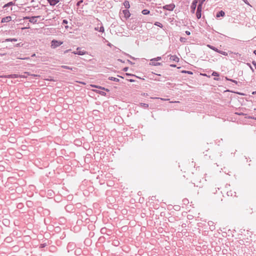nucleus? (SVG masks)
Here are the masks:
<instances>
[{
  "label": "nucleus",
  "mask_w": 256,
  "mask_h": 256,
  "mask_svg": "<svg viewBox=\"0 0 256 256\" xmlns=\"http://www.w3.org/2000/svg\"><path fill=\"white\" fill-rule=\"evenodd\" d=\"M62 42L61 41L56 40H54L51 42V46L52 48H56L58 47V46H60L62 44Z\"/></svg>",
  "instance_id": "nucleus-1"
},
{
  "label": "nucleus",
  "mask_w": 256,
  "mask_h": 256,
  "mask_svg": "<svg viewBox=\"0 0 256 256\" xmlns=\"http://www.w3.org/2000/svg\"><path fill=\"white\" fill-rule=\"evenodd\" d=\"M175 8V4H166L162 6V9L164 10H167L169 11H172Z\"/></svg>",
  "instance_id": "nucleus-2"
},
{
  "label": "nucleus",
  "mask_w": 256,
  "mask_h": 256,
  "mask_svg": "<svg viewBox=\"0 0 256 256\" xmlns=\"http://www.w3.org/2000/svg\"><path fill=\"white\" fill-rule=\"evenodd\" d=\"M202 6H201L200 4H198L196 12V18L198 19H200L202 16Z\"/></svg>",
  "instance_id": "nucleus-3"
},
{
  "label": "nucleus",
  "mask_w": 256,
  "mask_h": 256,
  "mask_svg": "<svg viewBox=\"0 0 256 256\" xmlns=\"http://www.w3.org/2000/svg\"><path fill=\"white\" fill-rule=\"evenodd\" d=\"M80 48H76V52H74L72 53L74 54H78L80 56H83L86 53V52L84 50H80Z\"/></svg>",
  "instance_id": "nucleus-4"
},
{
  "label": "nucleus",
  "mask_w": 256,
  "mask_h": 256,
  "mask_svg": "<svg viewBox=\"0 0 256 256\" xmlns=\"http://www.w3.org/2000/svg\"><path fill=\"white\" fill-rule=\"evenodd\" d=\"M40 18V16H34L30 17L29 22L34 24L37 23V18Z\"/></svg>",
  "instance_id": "nucleus-5"
},
{
  "label": "nucleus",
  "mask_w": 256,
  "mask_h": 256,
  "mask_svg": "<svg viewBox=\"0 0 256 256\" xmlns=\"http://www.w3.org/2000/svg\"><path fill=\"white\" fill-rule=\"evenodd\" d=\"M198 3V2L196 0H194L192 2V5L190 6V8L192 9V12H194L196 6V4Z\"/></svg>",
  "instance_id": "nucleus-6"
},
{
  "label": "nucleus",
  "mask_w": 256,
  "mask_h": 256,
  "mask_svg": "<svg viewBox=\"0 0 256 256\" xmlns=\"http://www.w3.org/2000/svg\"><path fill=\"white\" fill-rule=\"evenodd\" d=\"M208 225L210 230L212 231L215 230V225L212 221H208Z\"/></svg>",
  "instance_id": "nucleus-7"
},
{
  "label": "nucleus",
  "mask_w": 256,
  "mask_h": 256,
  "mask_svg": "<svg viewBox=\"0 0 256 256\" xmlns=\"http://www.w3.org/2000/svg\"><path fill=\"white\" fill-rule=\"evenodd\" d=\"M12 20V18L10 16H7L4 18H2L1 20V22L4 23L8 22Z\"/></svg>",
  "instance_id": "nucleus-8"
},
{
  "label": "nucleus",
  "mask_w": 256,
  "mask_h": 256,
  "mask_svg": "<svg viewBox=\"0 0 256 256\" xmlns=\"http://www.w3.org/2000/svg\"><path fill=\"white\" fill-rule=\"evenodd\" d=\"M61 67L62 68H66V69H68V70H72L74 72H76V70H77V68H74V67H70V66H64V65L62 66Z\"/></svg>",
  "instance_id": "nucleus-9"
},
{
  "label": "nucleus",
  "mask_w": 256,
  "mask_h": 256,
  "mask_svg": "<svg viewBox=\"0 0 256 256\" xmlns=\"http://www.w3.org/2000/svg\"><path fill=\"white\" fill-rule=\"evenodd\" d=\"M122 12L126 18H128L130 16V14L128 10H122Z\"/></svg>",
  "instance_id": "nucleus-10"
},
{
  "label": "nucleus",
  "mask_w": 256,
  "mask_h": 256,
  "mask_svg": "<svg viewBox=\"0 0 256 256\" xmlns=\"http://www.w3.org/2000/svg\"><path fill=\"white\" fill-rule=\"evenodd\" d=\"M49 4L52 6L56 5L58 2V0H47Z\"/></svg>",
  "instance_id": "nucleus-11"
},
{
  "label": "nucleus",
  "mask_w": 256,
  "mask_h": 256,
  "mask_svg": "<svg viewBox=\"0 0 256 256\" xmlns=\"http://www.w3.org/2000/svg\"><path fill=\"white\" fill-rule=\"evenodd\" d=\"M225 16V12L223 10H220L217 12L216 14V17L218 18L220 17H224Z\"/></svg>",
  "instance_id": "nucleus-12"
},
{
  "label": "nucleus",
  "mask_w": 256,
  "mask_h": 256,
  "mask_svg": "<svg viewBox=\"0 0 256 256\" xmlns=\"http://www.w3.org/2000/svg\"><path fill=\"white\" fill-rule=\"evenodd\" d=\"M108 230L106 228H102L100 230V232L102 234H106L108 236H110V234L108 233ZM108 232H110V230H108Z\"/></svg>",
  "instance_id": "nucleus-13"
},
{
  "label": "nucleus",
  "mask_w": 256,
  "mask_h": 256,
  "mask_svg": "<svg viewBox=\"0 0 256 256\" xmlns=\"http://www.w3.org/2000/svg\"><path fill=\"white\" fill-rule=\"evenodd\" d=\"M170 59L171 60L174 61L176 62H178L179 61V58L176 55L170 56Z\"/></svg>",
  "instance_id": "nucleus-14"
},
{
  "label": "nucleus",
  "mask_w": 256,
  "mask_h": 256,
  "mask_svg": "<svg viewBox=\"0 0 256 256\" xmlns=\"http://www.w3.org/2000/svg\"><path fill=\"white\" fill-rule=\"evenodd\" d=\"M94 30L96 31H98L102 32H104V27L102 25H101L100 27H98V26L97 27H96L94 28Z\"/></svg>",
  "instance_id": "nucleus-15"
},
{
  "label": "nucleus",
  "mask_w": 256,
  "mask_h": 256,
  "mask_svg": "<svg viewBox=\"0 0 256 256\" xmlns=\"http://www.w3.org/2000/svg\"><path fill=\"white\" fill-rule=\"evenodd\" d=\"M207 46L208 48H210L211 50H214V51H215V52H218L219 50L218 48H216V47H214V46H212V45L208 44Z\"/></svg>",
  "instance_id": "nucleus-16"
},
{
  "label": "nucleus",
  "mask_w": 256,
  "mask_h": 256,
  "mask_svg": "<svg viewBox=\"0 0 256 256\" xmlns=\"http://www.w3.org/2000/svg\"><path fill=\"white\" fill-rule=\"evenodd\" d=\"M236 114H237L238 115H242V116H245V118H253V119H255L256 120V118H254V117H252V116H247V114H245V113H243V112H242V113H235Z\"/></svg>",
  "instance_id": "nucleus-17"
},
{
  "label": "nucleus",
  "mask_w": 256,
  "mask_h": 256,
  "mask_svg": "<svg viewBox=\"0 0 256 256\" xmlns=\"http://www.w3.org/2000/svg\"><path fill=\"white\" fill-rule=\"evenodd\" d=\"M227 195L228 196H236V192H233L232 191V190H230L229 192H227Z\"/></svg>",
  "instance_id": "nucleus-18"
},
{
  "label": "nucleus",
  "mask_w": 256,
  "mask_h": 256,
  "mask_svg": "<svg viewBox=\"0 0 256 256\" xmlns=\"http://www.w3.org/2000/svg\"><path fill=\"white\" fill-rule=\"evenodd\" d=\"M124 7L127 9L129 8L130 7V4L128 0H125L124 2Z\"/></svg>",
  "instance_id": "nucleus-19"
},
{
  "label": "nucleus",
  "mask_w": 256,
  "mask_h": 256,
  "mask_svg": "<svg viewBox=\"0 0 256 256\" xmlns=\"http://www.w3.org/2000/svg\"><path fill=\"white\" fill-rule=\"evenodd\" d=\"M142 13L144 15H147V14H150V11L147 9H144L142 10Z\"/></svg>",
  "instance_id": "nucleus-20"
},
{
  "label": "nucleus",
  "mask_w": 256,
  "mask_h": 256,
  "mask_svg": "<svg viewBox=\"0 0 256 256\" xmlns=\"http://www.w3.org/2000/svg\"><path fill=\"white\" fill-rule=\"evenodd\" d=\"M17 40H18L16 38H8L6 39L4 42H16Z\"/></svg>",
  "instance_id": "nucleus-21"
},
{
  "label": "nucleus",
  "mask_w": 256,
  "mask_h": 256,
  "mask_svg": "<svg viewBox=\"0 0 256 256\" xmlns=\"http://www.w3.org/2000/svg\"><path fill=\"white\" fill-rule=\"evenodd\" d=\"M108 79L109 80L114 81V82H118L120 81V80L118 78H114V77H112V76H110L108 78Z\"/></svg>",
  "instance_id": "nucleus-22"
},
{
  "label": "nucleus",
  "mask_w": 256,
  "mask_h": 256,
  "mask_svg": "<svg viewBox=\"0 0 256 256\" xmlns=\"http://www.w3.org/2000/svg\"><path fill=\"white\" fill-rule=\"evenodd\" d=\"M150 64L152 66H161L162 63L158 62H151Z\"/></svg>",
  "instance_id": "nucleus-23"
},
{
  "label": "nucleus",
  "mask_w": 256,
  "mask_h": 256,
  "mask_svg": "<svg viewBox=\"0 0 256 256\" xmlns=\"http://www.w3.org/2000/svg\"><path fill=\"white\" fill-rule=\"evenodd\" d=\"M14 4V3L12 2H8V4H4V6H3V8H6L8 6H10Z\"/></svg>",
  "instance_id": "nucleus-24"
},
{
  "label": "nucleus",
  "mask_w": 256,
  "mask_h": 256,
  "mask_svg": "<svg viewBox=\"0 0 256 256\" xmlns=\"http://www.w3.org/2000/svg\"><path fill=\"white\" fill-rule=\"evenodd\" d=\"M161 59H162V58L160 56H158L156 58L151 59L150 62L158 61V60H160Z\"/></svg>",
  "instance_id": "nucleus-25"
},
{
  "label": "nucleus",
  "mask_w": 256,
  "mask_h": 256,
  "mask_svg": "<svg viewBox=\"0 0 256 256\" xmlns=\"http://www.w3.org/2000/svg\"><path fill=\"white\" fill-rule=\"evenodd\" d=\"M96 93H98L102 96H106V93L103 91H100V90H94Z\"/></svg>",
  "instance_id": "nucleus-26"
},
{
  "label": "nucleus",
  "mask_w": 256,
  "mask_h": 256,
  "mask_svg": "<svg viewBox=\"0 0 256 256\" xmlns=\"http://www.w3.org/2000/svg\"><path fill=\"white\" fill-rule=\"evenodd\" d=\"M7 78H18V74H10V75H8L6 76Z\"/></svg>",
  "instance_id": "nucleus-27"
},
{
  "label": "nucleus",
  "mask_w": 256,
  "mask_h": 256,
  "mask_svg": "<svg viewBox=\"0 0 256 256\" xmlns=\"http://www.w3.org/2000/svg\"><path fill=\"white\" fill-rule=\"evenodd\" d=\"M225 78L226 80L235 83L236 84H238V83L236 80L229 78L228 77H225Z\"/></svg>",
  "instance_id": "nucleus-28"
},
{
  "label": "nucleus",
  "mask_w": 256,
  "mask_h": 256,
  "mask_svg": "<svg viewBox=\"0 0 256 256\" xmlns=\"http://www.w3.org/2000/svg\"><path fill=\"white\" fill-rule=\"evenodd\" d=\"M154 24L155 26H158V27L160 28H162V26H163L162 24L160 22H155V23Z\"/></svg>",
  "instance_id": "nucleus-29"
},
{
  "label": "nucleus",
  "mask_w": 256,
  "mask_h": 256,
  "mask_svg": "<svg viewBox=\"0 0 256 256\" xmlns=\"http://www.w3.org/2000/svg\"><path fill=\"white\" fill-rule=\"evenodd\" d=\"M218 53L220 54L225 56H228V53L226 52L222 51V50H219L218 52Z\"/></svg>",
  "instance_id": "nucleus-30"
},
{
  "label": "nucleus",
  "mask_w": 256,
  "mask_h": 256,
  "mask_svg": "<svg viewBox=\"0 0 256 256\" xmlns=\"http://www.w3.org/2000/svg\"><path fill=\"white\" fill-rule=\"evenodd\" d=\"M186 38H183V37H180V41L181 42H182V43H184L186 42Z\"/></svg>",
  "instance_id": "nucleus-31"
},
{
  "label": "nucleus",
  "mask_w": 256,
  "mask_h": 256,
  "mask_svg": "<svg viewBox=\"0 0 256 256\" xmlns=\"http://www.w3.org/2000/svg\"><path fill=\"white\" fill-rule=\"evenodd\" d=\"M212 76H219V74L218 72H213L212 74Z\"/></svg>",
  "instance_id": "nucleus-32"
},
{
  "label": "nucleus",
  "mask_w": 256,
  "mask_h": 256,
  "mask_svg": "<svg viewBox=\"0 0 256 256\" xmlns=\"http://www.w3.org/2000/svg\"><path fill=\"white\" fill-rule=\"evenodd\" d=\"M98 88H100V89H102V90H106V91H107V92H109V91H110V90H109L108 89V88H104V87H102V86H98Z\"/></svg>",
  "instance_id": "nucleus-33"
},
{
  "label": "nucleus",
  "mask_w": 256,
  "mask_h": 256,
  "mask_svg": "<svg viewBox=\"0 0 256 256\" xmlns=\"http://www.w3.org/2000/svg\"><path fill=\"white\" fill-rule=\"evenodd\" d=\"M182 72H183V73H186V74H192V72L190 71L183 70Z\"/></svg>",
  "instance_id": "nucleus-34"
},
{
  "label": "nucleus",
  "mask_w": 256,
  "mask_h": 256,
  "mask_svg": "<svg viewBox=\"0 0 256 256\" xmlns=\"http://www.w3.org/2000/svg\"><path fill=\"white\" fill-rule=\"evenodd\" d=\"M140 105L142 106H144L145 108H148V105L146 104H144V103H140Z\"/></svg>",
  "instance_id": "nucleus-35"
},
{
  "label": "nucleus",
  "mask_w": 256,
  "mask_h": 256,
  "mask_svg": "<svg viewBox=\"0 0 256 256\" xmlns=\"http://www.w3.org/2000/svg\"><path fill=\"white\" fill-rule=\"evenodd\" d=\"M46 246V244L44 243V244H40V248H44Z\"/></svg>",
  "instance_id": "nucleus-36"
},
{
  "label": "nucleus",
  "mask_w": 256,
  "mask_h": 256,
  "mask_svg": "<svg viewBox=\"0 0 256 256\" xmlns=\"http://www.w3.org/2000/svg\"><path fill=\"white\" fill-rule=\"evenodd\" d=\"M124 54H126V56H128L130 57V58L133 59V60H135L136 58H134V57H132V56H130V54H126V53H124Z\"/></svg>",
  "instance_id": "nucleus-37"
},
{
  "label": "nucleus",
  "mask_w": 256,
  "mask_h": 256,
  "mask_svg": "<svg viewBox=\"0 0 256 256\" xmlns=\"http://www.w3.org/2000/svg\"><path fill=\"white\" fill-rule=\"evenodd\" d=\"M206 0H200V2L198 4H200L201 6H202L203 3L205 2Z\"/></svg>",
  "instance_id": "nucleus-38"
},
{
  "label": "nucleus",
  "mask_w": 256,
  "mask_h": 256,
  "mask_svg": "<svg viewBox=\"0 0 256 256\" xmlns=\"http://www.w3.org/2000/svg\"><path fill=\"white\" fill-rule=\"evenodd\" d=\"M83 2V0H80V1H78L77 4H76V6H80V4Z\"/></svg>",
  "instance_id": "nucleus-39"
},
{
  "label": "nucleus",
  "mask_w": 256,
  "mask_h": 256,
  "mask_svg": "<svg viewBox=\"0 0 256 256\" xmlns=\"http://www.w3.org/2000/svg\"><path fill=\"white\" fill-rule=\"evenodd\" d=\"M126 75L128 76H136V78H138V76H135L134 74H128V73H126Z\"/></svg>",
  "instance_id": "nucleus-40"
},
{
  "label": "nucleus",
  "mask_w": 256,
  "mask_h": 256,
  "mask_svg": "<svg viewBox=\"0 0 256 256\" xmlns=\"http://www.w3.org/2000/svg\"><path fill=\"white\" fill-rule=\"evenodd\" d=\"M68 23V22L66 20H62V24H67Z\"/></svg>",
  "instance_id": "nucleus-41"
},
{
  "label": "nucleus",
  "mask_w": 256,
  "mask_h": 256,
  "mask_svg": "<svg viewBox=\"0 0 256 256\" xmlns=\"http://www.w3.org/2000/svg\"><path fill=\"white\" fill-rule=\"evenodd\" d=\"M248 65L250 66V68L251 69V70H252V72H254V68H252V66H251V65L250 64H247Z\"/></svg>",
  "instance_id": "nucleus-42"
},
{
  "label": "nucleus",
  "mask_w": 256,
  "mask_h": 256,
  "mask_svg": "<svg viewBox=\"0 0 256 256\" xmlns=\"http://www.w3.org/2000/svg\"><path fill=\"white\" fill-rule=\"evenodd\" d=\"M127 62L131 65H133L134 64L128 60H127Z\"/></svg>",
  "instance_id": "nucleus-43"
},
{
  "label": "nucleus",
  "mask_w": 256,
  "mask_h": 256,
  "mask_svg": "<svg viewBox=\"0 0 256 256\" xmlns=\"http://www.w3.org/2000/svg\"><path fill=\"white\" fill-rule=\"evenodd\" d=\"M252 64L254 65V66L255 67V68H256V61H252Z\"/></svg>",
  "instance_id": "nucleus-44"
},
{
  "label": "nucleus",
  "mask_w": 256,
  "mask_h": 256,
  "mask_svg": "<svg viewBox=\"0 0 256 256\" xmlns=\"http://www.w3.org/2000/svg\"><path fill=\"white\" fill-rule=\"evenodd\" d=\"M186 32V34L187 35H188V36H189V35H190V31L186 30V32Z\"/></svg>",
  "instance_id": "nucleus-45"
},
{
  "label": "nucleus",
  "mask_w": 256,
  "mask_h": 256,
  "mask_svg": "<svg viewBox=\"0 0 256 256\" xmlns=\"http://www.w3.org/2000/svg\"><path fill=\"white\" fill-rule=\"evenodd\" d=\"M91 86L92 87V88H98V86H96V85H94V84H92Z\"/></svg>",
  "instance_id": "nucleus-46"
},
{
  "label": "nucleus",
  "mask_w": 256,
  "mask_h": 256,
  "mask_svg": "<svg viewBox=\"0 0 256 256\" xmlns=\"http://www.w3.org/2000/svg\"><path fill=\"white\" fill-rule=\"evenodd\" d=\"M128 82H135V80H134L133 79H128Z\"/></svg>",
  "instance_id": "nucleus-47"
},
{
  "label": "nucleus",
  "mask_w": 256,
  "mask_h": 256,
  "mask_svg": "<svg viewBox=\"0 0 256 256\" xmlns=\"http://www.w3.org/2000/svg\"><path fill=\"white\" fill-rule=\"evenodd\" d=\"M128 67H126V68H123V70H124V72H126V71L128 70Z\"/></svg>",
  "instance_id": "nucleus-48"
},
{
  "label": "nucleus",
  "mask_w": 256,
  "mask_h": 256,
  "mask_svg": "<svg viewBox=\"0 0 256 256\" xmlns=\"http://www.w3.org/2000/svg\"><path fill=\"white\" fill-rule=\"evenodd\" d=\"M170 66L172 67V68H175V67H176V65L174 64H170Z\"/></svg>",
  "instance_id": "nucleus-49"
},
{
  "label": "nucleus",
  "mask_w": 256,
  "mask_h": 256,
  "mask_svg": "<svg viewBox=\"0 0 256 256\" xmlns=\"http://www.w3.org/2000/svg\"><path fill=\"white\" fill-rule=\"evenodd\" d=\"M155 80H158V81H160V82L162 81V80H161L159 78H156Z\"/></svg>",
  "instance_id": "nucleus-50"
},
{
  "label": "nucleus",
  "mask_w": 256,
  "mask_h": 256,
  "mask_svg": "<svg viewBox=\"0 0 256 256\" xmlns=\"http://www.w3.org/2000/svg\"><path fill=\"white\" fill-rule=\"evenodd\" d=\"M214 80H219L220 78H218V77H216V78H214Z\"/></svg>",
  "instance_id": "nucleus-51"
},
{
  "label": "nucleus",
  "mask_w": 256,
  "mask_h": 256,
  "mask_svg": "<svg viewBox=\"0 0 256 256\" xmlns=\"http://www.w3.org/2000/svg\"><path fill=\"white\" fill-rule=\"evenodd\" d=\"M30 17H29V16H26V17H24V19H25V20L28 19L30 20Z\"/></svg>",
  "instance_id": "nucleus-52"
},
{
  "label": "nucleus",
  "mask_w": 256,
  "mask_h": 256,
  "mask_svg": "<svg viewBox=\"0 0 256 256\" xmlns=\"http://www.w3.org/2000/svg\"><path fill=\"white\" fill-rule=\"evenodd\" d=\"M142 95L144 96H148V94L144 93L143 94H142Z\"/></svg>",
  "instance_id": "nucleus-53"
},
{
  "label": "nucleus",
  "mask_w": 256,
  "mask_h": 256,
  "mask_svg": "<svg viewBox=\"0 0 256 256\" xmlns=\"http://www.w3.org/2000/svg\"><path fill=\"white\" fill-rule=\"evenodd\" d=\"M246 4H248L247 0H242Z\"/></svg>",
  "instance_id": "nucleus-54"
},
{
  "label": "nucleus",
  "mask_w": 256,
  "mask_h": 256,
  "mask_svg": "<svg viewBox=\"0 0 256 256\" xmlns=\"http://www.w3.org/2000/svg\"><path fill=\"white\" fill-rule=\"evenodd\" d=\"M118 61H120V62H123V61H122V60H120V59H118Z\"/></svg>",
  "instance_id": "nucleus-55"
},
{
  "label": "nucleus",
  "mask_w": 256,
  "mask_h": 256,
  "mask_svg": "<svg viewBox=\"0 0 256 256\" xmlns=\"http://www.w3.org/2000/svg\"><path fill=\"white\" fill-rule=\"evenodd\" d=\"M20 46V44H16V46L18 47Z\"/></svg>",
  "instance_id": "nucleus-56"
},
{
  "label": "nucleus",
  "mask_w": 256,
  "mask_h": 256,
  "mask_svg": "<svg viewBox=\"0 0 256 256\" xmlns=\"http://www.w3.org/2000/svg\"><path fill=\"white\" fill-rule=\"evenodd\" d=\"M28 28V27H24V28H22V29L24 30V29Z\"/></svg>",
  "instance_id": "nucleus-57"
},
{
  "label": "nucleus",
  "mask_w": 256,
  "mask_h": 256,
  "mask_svg": "<svg viewBox=\"0 0 256 256\" xmlns=\"http://www.w3.org/2000/svg\"><path fill=\"white\" fill-rule=\"evenodd\" d=\"M154 74H156V76H160V74H155V73H154Z\"/></svg>",
  "instance_id": "nucleus-58"
},
{
  "label": "nucleus",
  "mask_w": 256,
  "mask_h": 256,
  "mask_svg": "<svg viewBox=\"0 0 256 256\" xmlns=\"http://www.w3.org/2000/svg\"><path fill=\"white\" fill-rule=\"evenodd\" d=\"M118 76L124 78L118 75Z\"/></svg>",
  "instance_id": "nucleus-59"
},
{
  "label": "nucleus",
  "mask_w": 256,
  "mask_h": 256,
  "mask_svg": "<svg viewBox=\"0 0 256 256\" xmlns=\"http://www.w3.org/2000/svg\"><path fill=\"white\" fill-rule=\"evenodd\" d=\"M253 94H256V91L252 92V93Z\"/></svg>",
  "instance_id": "nucleus-60"
},
{
  "label": "nucleus",
  "mask_w": 256,
  "mask_h": 256,
  "mask_svg": "<svg viewBox=\"0 0 256 256\" xmlns=\"http://www.w3.org/2000/svg\"><path fill=\"white\" fill-rule=\"evenodd\" d=\"M254 53L256 55V50H254Z\"/></svg>",
  "instance_id": "nucleus-61"
},
{
  "label": "nucleus",
  "mask_w": 256,
  "mask_h": 256,
  "mask_svg": "<svg viewBox=\"0 0 256 256\" xmlns=\"http://www.w3.org/2000/svg\"><path fill=\"white\" fill-rule=\"evenodd\" d=\"M96 112H98V110H94L92 112H96Z\"/></svg>",
  "instance_id": "nucleus-62"
},
{
  "label": "nucleus",
  "mask_w": 256,
  "mask_h": 256,
  "mask_svg": "<svg viewBox=\"0 0 256 256\" xmlns=\"http://www.w3.org/2000/svg\"><path fill=\"white\" fill-rule=\"evenodd\" d=\"M111 44L110 43L108 44V46H110Z\"/></svg>",
  "instance_id": "nucleus-63"
}]
</instances>
